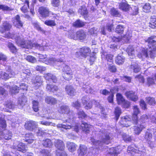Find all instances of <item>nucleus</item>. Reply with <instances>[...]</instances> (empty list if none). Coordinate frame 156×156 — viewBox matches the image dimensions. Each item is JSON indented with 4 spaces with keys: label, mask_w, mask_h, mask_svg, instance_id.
Listing matches in <instances>:
<instances>
[{
    "label": "nucleus",
    "mask_w": 156,
    "mask_h": 156,
    "mask_svg": "<svg viewBox=\"0 0 156 156\" xmlns=\"http://www.w3.org/2000/svg\"><path fill=\"white\" fill-rule=\"evenodd\" d=\"M42 144L45 147H49L52 145L51 140L48 139H47L45 140H44Z\"/></svg>",
    "instance_id": "nucleus-50"
},
{
    "label": "nucleus",
    "mask_w": 156,
    "mask_h": 156,
    "mask_svg": "<svg viewBox=\"0 0 156 156\" xmlns=\"http://www.w3.org/2000/svg\"><path fill=\"white\" fill-rule=\"evenodd\" d=\"M102 137H101V141H100L98 140H96L94 138L92 137L90 139L91 142H92V143H93V144L95 145L96 146H98L100 144L101 145V142L106 144L105 143L102 141Z\"/></svg>",
    "instance_id": "nucleus-60"
},
{
    "label": "nucleus",
    "mask_w": 156,
    "mask_h": 156,
    "mask_svg": "<svg viewBox=\"0 0 156 156\" xmlns=\"http://www.w3.org/2000/svg\"><path fill=\"white\" fill-rule=\"evenodd\" d=\"M121 113V110L119 108L117 107L115 108V113L116 120L118 119Z\"/></svg>",
    "instance_id": "nucleus-57"
},
{
    "label": "nucleus",
    "mask_w": 156,
    "mask_h": 156,
    "mask_svg": "<svg viewBox=\"0 0 156 156\" xmlns=\"http://www.w3.org/2000/svg\"><path fill=\"white\" fill-rule=\"evenodd\" d=\"M5 106L6 108L11 109H13L15 106V105L13 102L9 101H8L6 102Z\"/></svg>",
    "instance_id": "nucleus-55"
},
{
    "label": "nucleus",
    "mask_w": 156,
    "mask_h": 156,
    "mask_svg": "<svg viewBox=\"0 0 156 156\" xmlns=\"http://www.w3.org/2000/svg\"><path fill=\"white\" fill-rule=\"evenodd\" d=\"M45 101L46 103L51 105H54L57 103L56 99L51 96H46L45 98Z\"/></svg>",
    "instance_id": "nucleus-15"
},
{
    "label": "nucleus",
    "mask_w": 156,
    "mask_h": 156,
    "mask_svg": "<svg viewBox=\"0 0 156 156\" xmlns=\"http://www.w3.org/2000/svg\"><path fill=\"white\" fill-rule=\"evenodd\" d=\"M8 46L11 51L13 53H15L16 51V48L12 43L10 42L8 43Z\"/></svg>",
    "instance_id": "nucleus-63"
},
{
    "label": "nucleus",
    "mask_w": 156,
    "mask_h": 156,
    "mask_svg": "<svg viewBox=\"0 0 156 156\" xmlns=\"http://www.w3.org/2000/svg\"><path fill=\"white\" fill-rule=\"evenodd\" d=\"M98 32V28L95 27L90 28L89 30L90 34L94 36H97Z\"/></svg>",
    "instance_id": "nucleus-51"
},
{
    "label": "nucleus",
    "mask_w": 156,
    "mask_h": 156,
    "mask_svg": "<svg viewBox=\"0 0 156 156\" xmlns=\"http://www.w3.org/2000/svg\"><path fill=\"white\" fill-rule=\"evenodd\" d=\"M4 118V115H0V127L3 129H4L6 126V121Z\"/></svg>",
    "instance_id": "nucleus-37"
},
{
    "label": "nucleus",
    "mask_w": 156,
    "mask_h": 156,
    "mask_svg": "<svg viewBox=\"0 0 156 156\" xmlns=\"http://www.w3.org/2000/svg\"><path fill=\"white\" fill-rule=\"evenodd\" d=\"M149 26L152 28H154L156 27V18H151Z\"/></svg>",
    "instance_id": "nucleus-58"
},
{
    "label": "nucleus",
    "mask_w": 156,
    "mask_h": 156,
    "mask_svg": "<svg viewBox=\"0 0 156 156\" xmlns=\"http://www.w3.org/2000/svg\"><path fill=\"white\" fill-rule=\"evenodd\" d=\"M7 59L6 56L2 53L0 52V65H4V62L6 61Z\"/></svg>",
    "instance_id": "nucleus-56"
},
{
    "label": "nucleus",
    "mask_w": 156,
    "mask_h": 156,
    "mask_svg": "<svg viewBox=\"0 0 156 156\" xmlns=\"http://www.w3.org/2000/svg\"><path fill=\"white\" fill-rule=\"evenodd\" d=\"M43 81V79L41 76H37L34 79L32 80L33 87H35V89H37L42 84Z\"/></svg>",
    "instance_id": "nucleus-6"
},
{
    "label": "nucleus",
    "mask_w": 156,
    "mask_h": 156,
    "mask_svg": "<svg viewBox=\"0 0 156 156\" xmlns=\"http://www.w3.org/2000/svg\"><path fill=\"white\" fill-rule=\"evenodd\" d=\"M119 8L120 9L124 11H127L129 9L128 4L126 2H122L119 5Z\"/></svg>",
    "instance_id": "nucleus-36"
},
{
    "label": "nucleus",
    "mask_w": 156,
    "mask_h": 156,
    "mask_svg": "<svg viewBox=\"0 0 156 156\" xmlns=\"http://www.w3.org/2000/svg\"><path fill=\"white\" fill-rule=\"evenodd\" d=\"M13 23V25L19 29L22 27L23 26V23L21 20L20 17L18 15L15 17Z\"/></svg>",
    "instance_id": "nucleus-12"
},
{
    "label": "nucleus",
    "mask_w": 156,
    "mask_h": 156,
    "mask_svg": "<svg viewBox=\"0 0 156 156\" xmlns=\"http://www.w3.org/2000/svg\"><path fill=\"white\" fill-rule=\"evenodd\" d=\"M16 43L18 45L20 46L21 47L23 48H31L33 47H35L41 50H42L43 49L42 44H39L36 42L32 44L31 42L29 41H25L21 35L19 38H17Z\"/></svg>",
    "instance_id": "nucleus-1"
},
{
    "label": "nucleus",
    "mask_w": 156,
    "mask_h": 156,
    "mask_svg": "<svg viewBox=\"0 0 156 156\" xmlns=\"http://www.w3.org/2000/svg\"><path fill=\"white\" fill-rule=\"evenodd\" d=\"M125 95L128 98L133 101H135L138 99V97L136 95L135 92L133 91L126 92Z\"/></svg>",
    "instance_id": "nucleus-16"
},
{
    "label": "nucleus",
    "mask_w": 156,
    "mask_h": 156,
    "mask_svg": "<svg viewBox=\"0 0 156 156\" xmlns=\"http://www.w3.org/2000/svg\"><path fill=\"white\" fill-rule=\"evenodd\" d=\"M148 121V117L146 115H144L141 116L139 120L137 119L136 120V123L135 122H133L134 124H140L141 125H144V123L147 122Z\"/></svg>",
    "instance_id": "nucleus-20"
},
{
    "label": "nucleus",
    "mask_w": 156,
    "mask_h": 156,
    "mask_svg": "<svg viewBox=\"0 0 156 156\" xmlns=\"http://www.w3.org/2000/svg\"><path fill=\"white\" fill-rule=\"evenodd\" d=\"M120 146H118L116 147H112L110 149L109 153L112 155H115L118 154L119 153L122 151Z\"/></svg>",
    "instance_id": "nucleus-24"
},
{
    "label": "nucleus",
    "mask_w": 156,
    "mask_h": 156,
    "mask_svg": "<svg viewBox=\"0 0 156 156\" xmlns=\"http://www.w3.org/2000/svg\"><path fill=\"white\" fill-rule=\"evenodd\" d=\"M130 36L128 34H126L125 35L121 37H111L112 40L113 42H122L127 43L130 39Z\"/></svg>",
    "instance_id": "nucleus-3"
},
{
    "label": "nucleus",
    "mask_w": 156,
    "mask_h": 156,
    "mask_svg": "<svg viewBox=\"0 0 156 156\" xmlns=\"http://www.w3.org/2000/svg\"><path fill=\"white\" fill-rule=\"evenodd\" d=\"M151 5L149 3H146L143 7V10L146 12H149L151 11Z\"/></svg>",
    "instance_id": "nucleus-53"
},
{
    "label": "nucleus",
    "mask_w": 156,
    "mask_h": 156,
    "mask_svg": "<svg viewBox=\"0 0 156 156\" xmlns=\"http://www.w3.org/2000/svg\"><path fill=\"white\" fill-rule=\"evenodd\" d=\"M90 49L87 47H83L80 48L79 53L82 56L86 57L88 55L90 52Z\"/></svg>",
    "instance_id": "nucleus-18"
},
{
    "label": "nucleus",
    "mask_w": 156,
    "mask_h": 156,
    "mask_svg": "<svg viewBox=\"0 0 156 156\" xmlns=\"http://www.w3.org/2000/svg\"><path fill=\"white\" fill-rule=\"evenodd\" d=\"M65 122H64L65 124H58L57 127L59 128H62L64 129H70L72 128V123L73 120L70 119L66 120Z\"/></svg>",
    "instance_id": "nucleus-8"
},
{
    "label": "nucleus",
    "mask_w": 156,
    "mask_h": 156,
    "mask_svg": "<svg viewBox=\"0 0 156 156\" xmlns=\"http://www.w3.org/2000/svg\"><path fill=\"white\" fill-rule=\"evenodd\" d=\"M37 124L35 121H28L25 124V128L30 131L34 130L37 128Z\"/></svg>",
    "instance_id": "nucleus-7"
},
{
    "label": "nucleus",
    "mask_w": 156,
    "mask_h": 156,
    "mask_svg": "<svg viewBox=\"0 0 156 156\" xmlns=\"http://www.w3.org/2000/svg\"><path fill=\"white\" fill-rule=\"evenodd\" d=\"M99 134L102 137V141L105 143L106 144H108L110 142L111 137L109 135V133H107V131L104 129H102L99 132Z\"/></svg>",
    "instance_id": "nucleus-5"
},
{
    "label": "nucleus",
    "mask_w": 156,
    "mask_h": 156,
    "mask_svg": "<svg viewBox=\"0 0 156 156\" xmlns=\"http://www.w3.org/2000/svg\"><path fill=\"white\" fill-rule=\"evenodd\" d=\"M155 37V36H152L145 40L146 42L148 44L149 47L148 50L150 52L149 55L151 58H154L156 55V48L154 46L156 44V40L154 39Z\"/></svg>",
    "instance_id": "nucleus-2"
},
{
    "label": "nucleus",
    "mask_w": 156,
    "mask_h": 156,
    "mask_svg": "<svg viewBox=\"0 0 156 156\" xmlns=\"http://www.w3.org/2000/svg\"><path fill=\"white\" fill-rule=\"evenodd\" d=\"M27 101V99L26 97L24 95L20 97L18 99V106L20 108H22L23 106L25 105Z\"/></svg>",
    "instance_id": "nucleus-21"
},
{
    "label": "nucleus",
    "mask_w": 156,
    "mask_h": 156,
    "mask_svg": "<svg viewBox=\"0 0 156 156\" xmlns=\"http://www.w3.org/2000/svg\"><path fill=\"white\" fill-rule=\"evenodd\" d=\"M131 121L130 117L129 115H126L122 117L120 123L123 126L127 127L130 126L131 122Z\"/></svg>",
    "instance_id": "nucleus-9"
},
{
    "label": "nucleus",
    "mask_w": 156,
    "mask_h": 156,
    "mask_svg": "<svg viewBox=\"0 0 156 156\" xmlns=\"http://www.w3.org/2000/svg\"><path fill=\"white\" fill-rule=\"evenodd\" d=\"M12 135L11 132L8 130L0 131V138H3L6 140H9L11 138Z\"/></svg>",
    "instance_id": "nucleus-13"
},
{
    "label": "nucleus",
    "mask_w": 156,
    "mask_h": 156,
    "mask_svg": "<svg viewBox=\"0 0 156 156\" xmlns=\"http://www.w3.org/2000/svg\"><path fill=\"white\" fill-rule=\"evenodd\" d=\"M66 35L69 38L73 39L74 40H77V37L76 36V34L72 30L68 31L66 34Z\"/></svg>",
    "instance_id": "nucleus-40"
},
{
    "label": "nucleus",
    "mask_w": 156,
    "mask_h": 156,
    "mask_svg": "<svg viewBox=\"0 0 156 156\" xmlns=\"http://www.w3.org/2000/svg\"><path fill=\"white\" fill-rule=\"evenodd\" d=\"M0 78L3 79H9L8 73L6 72H5L2 71H0Z\"/></svg>",
    "instance_id": "nucleus-61"
},
{
    "label": "nucleus",
    "mask_w": 156,
    "mask_h": 156,
    "mask_svg": "<svg viewBox=\"0 0 156 156\" xmlns=\"http://www.w3.org/2000/svg\"><path fill=\"white\" fill-rule=\"evenodd\" d=\"M116 99L119 104H122L125 100L122 95L119 93H118L116 94Z\"/></svg>",
    "instance_id": "nucleus-48"
},
{
    "label": "nucleus",
    "mask_w": 156,
    "mask_h": 156,
    "mask_svg": "<svg viewBox=\"0 0 156 156\" xmlns=\"http://www.w3.org/2000/svg\"><path fill=\"white\" fill-rule=\"evenodd\" d=\"M12 26L9 22L7 21L3 22L2 26L1 27L0 31L1 33H3L6 31H9L10 30Z\"/></svg>",
    "instance_id": "nucleus-14"
},
{
    "label": "nucleus",
    "mask_w": 156,
    "mask_h": 156,
    "mask_svg": "<svg viewBox=\"0 0 156 156\" xmlns=\"http://www.w3.org/2000/svg\"><path fill=\"white\" fill-rule=\"evenodd\" d=\"M44 77L46 80L48 81L51 80L54 83L56 82L57 80L56 76L50 73L44 74Z\"/></svg>",
    "instance_id": "nucleus-27"
},
{
    "label": "nucleus",
    "mask_w": 156,
    "mask_h": 156,
    "mask_svg": "<svg viewBox=\"0 0 156 156\" xmlns=\"http://www.w3.org/2000/svg\"><path fill=\"white\" fill-rule=\"evenodd\" d=\"M140 110L139 108L136 106H133V113L132 117L133 122L136 123V120L138 119L137 115L140 113Z\"/></svg>",
    "instance_id": "nucleus-19"
},
{
    "label": "nucleus",
    "mask_w": 156,
    "mask_h": 156,
    "mask_svg": "<svg viewBox=\"0 0 156 156\" xmlns=\"http://www.w3.org/2000/svg\"><path fill=\"white\" fill-rule=\"evenodd\" d=\"M125 58L122 55L118 56L115 58V62L119 65H122L125 62Z\"/></svg>",
    "instance_id": "nucleus-38"
},
{
    "label": "nucleus",
    "mask_w": 156,
    "mask_h": 156,
    "mask_svg": "<svg viewBox=\"0 0 156 156\" xmlns=\"http://www.w3.org/2000/svg\"><path fill=\"white\" fill-rule=\"evenodd\" d=\"M67 94L70 96H73L76 93L75 90L71 86H67L65 88Z\"/></svg>",
    "instance_id": "nucleus-28"
},
{
    "label": "nucleus",
    "mask_w": 156,
    "mask_h": 156,
    "mask_svg": "<svg viewBox=\"0 0 156 156\" xmlns=\"http://www.w3.org/2000/svg\"><path fill=\"white\" fill-rule=\"evenodd\" d=\"M31 74L29 70H24L21 73V76L23 78L26 79L28 78L30 76Z\"/></svg>",
    "instance_id": "nucleus-46"
},
{
    "label": "nucleus",
    "mask_w": 156,
    "mask_h": 156,
    "mask_svg": "<svg viewBox=\"0 0 156 156\" xmlns=\"http://www.w3.org/2000/svg\"><path fill=\"white\" fill-rule=\"evenodd\" d=\"M34 27L36 28L38 31H40L42 33L45 34V31L42 29L37 23H34L33 24Z\"/></svg>",
    "instance_id": "nucleus-59"
},
{
    "label": "nucleus",
    "mask_w": 156,
    "mask_h": 156,
    "mask_svg": "<svg viewBox=\"0 0 156 156\" xmlns=\"http://www.w3.org/2000/svg\"><path fill=\"white\" fill-rule=\"evenodd\" d=\"M78 12L84 17L87 16L88 14V11L85 6H81L78 9Z\"/></svg>",
    "instance_id": "nucleus-31"
},
{
    "label": "nucleus",
    "mask_w": 156,
    "mask_h": 156,
    "mask_svg": "<svg viewBox=\"0 0 156 156\" xmlns=\"http://www.w3.org/2000/svg\"><path fill=\"white\" fill-rule=\"evenodd\" d=\"M78 152L80 155H85L87 153V147L83 145H80Z\"/></svg>",
    "instance_id": "nucleus-29"
},
{
    "label": "nucleus",
    "mask_w": 156,
    "mask_h": 156,
    "mask_svg": "<svg viewBox=\"0 0 156 156\" xmlns=\"http://www.w3.org/2000/svg\"><path fill=\"white\" fill-rule=\"evenodd\" d=\"M33 108L35 112H37L39 110V102L37 101L34 100L32 101Z\"/></svg>",
    "instance_id": "nucleus-49"
},
{
    "label": "nucleus",
    "mask_w": 156,
    "mask_h": 156,
    "mask_svg": "<svg viewBox=\"0 0 156 156\" xmlns=\"http://www.w3.org/2000/svg\"><path fill=\"white\" fill-rule=\"evenodd\" d=\"M63 72L65 73L64 76H63L65 79L66 80H69L71 79L73 77V72L68 66H65L62 69Z\"/></svg>",
    "instance_id": "nucleus-4"
},
{
    "label": "nucleus",
    "mask_w": 156,
    "mask_h": 156,
    "mask_svg": "<svg viewBox=\"0 0 156 156\" xmlns=\"http://www.w3.org/2000/svg\"><path fill=\"white\" fill-rule=\"evenodd\" d=\"M76 36L77 37V39H79L80 40H83L86 37V33L83 30H80L76 32Z\"/></svg>",
    "instance_id": "nucleus-22"
},
{
    "label": "nucleus",
    "mask_w": 156,
    "mask_h": 156,
    "mask_svg": "<svg viewBox=\"0 0 156 156\" xmlns=\"http://www.w3.org/2000/svg\"><path fill=\"white\" fill-rule=\"evenodd\" d=\"M58 111L59 113L62 114H68L70 112V110L69 106L63 105L58 107Z\"/></svg>",
    "instance_id": "nucleus-10"
},
{
    "label": "nucleus",
    "mask_w": 156,
    "mask_h": 156,
    "mask_svg": "<svg viewBox=\"0 0 156 156\" xmlns=\"http://www.w3.org/2000/svg\"><path fill=\"white\" fill-rule=\"evenodd\" d=\"M108 70L111 72L115 73L116 72L117 69L115 65H108Z\"/></svg>",
    "instance_id": "nucleus-64"
},
{
    "label": "nucleus",
    "mask_w": 156,
    "mask_h": 156,
    "mask_svg": "<svg viewBox=\"0 0 156 156\" xmlns=\"http://www.w3.org/2000/svg\"><path fill=\"white\" fill-rule=\"evenodd\" d=\"M55 145L59 150H63L65 148L64 144L63 141L59 140H56L55 141Z\"/></svg>",
    "instance_id": "nucleus-23"
},
{
    "label": "nucleus",
    "mask_w": 156,
    "mask_h": 156,
    "mask_svg": "<svg viewBox=\"0 0 156 156\" xmlns=\"http://www.w3.org/2000/svg\"><path fill=\"white\" fill-rule=\"evenodd\" d=\"M146 101V102L150 105H153L155 104V101L153 98L150 97L147 98Z\"/></svg>",
    "instance_id": "nucleus-52"
},
{
    "label": "nucleus",
    "mask_w": 156,
    "mask_h": 156,
    "mask_svg": "<svg viewBox=\"0 0 156 156\" xmlns=\"http://www.w3.org/2000/svg\"><path fill=\"white\" fill-rule=\"evenodd\" d=\"M124 28L125 27L123 26L118 25L115 29V32L117 33L122 34L123 32Z\"/></svg>",
    "instance_id": "nucleus-47"
},
{
    "label": "nucleus",
    "mask_w": 156,
    "mask_h": 156,
    "mask_svg": "<svg viewBox=\"0 0 156 156\" xmlns=\"http://www.w3.org/2000/svg\"><path fill=\"white\" fill-rule=\"evenodd\" d=\"M91 126V125H89L86 122L83 123L81 125L82 130L87 133L90 132Z\"/></svg>",
    "instance_id": "nucleus-32"
},
{
    "label": "nucleus",
    "mask_w": 156,
    "mask_h": 156,
    "mask_svg": "<svg viewBox=\"0 0 156 156\" xmlns=\"http://www.w3.org/2000/svg\"><path fill=\"white\" fill-rule=\"evenodd\" d=\"M152 134L151 132L149 130H147L144 136L145 139L147 140H150L152 138Z\"/></svg>",
    "instance_id": "nucleus-54"
},
{
    "label": "nucleus",
    "mask_w": 156,
    "mask_h": 156,
    "mask_svg": "<svg viewBox=\"0 0 156 156\" xmlns=\"http://www.w3.org/2000/svg\"><path fill=\"white\" fill-rule=\"evenodd\" d=\"M35 151L42 154L43 156H51L49 152L46 149H36Z\"/></svg>",
    "instance_id": "nucleus-35"
},
{
    "label": "nucleus",
    "mask_w": 156,
    "mask_h": 156,
    "mask_svg": "<svg viewBox=\"0 0 156 156\" xmlns=\"http://www.w3.org/2000/svg\"><path fill=\"white\" fill-rule=\"evenodd\" d=\"M26 146L25 144L22 143H19L17 146V148L16 149L18 151L25 153L27 150Z\"/></svg>",
    "instance_id": "nucleus-39"
},
{
    "label": "nucleus",
    "mask_w": 156,
    "mask_h": 156,
    "mask_svg": "<svg viewBox=\"0 0 156 156\" xmlns=\"http://www.w3.org/2000/svg\"><path fill=\"white\" fill-rule=\"evenodd\" d=\"M82 88L87 93H92L94 91L93 89L88 84H86L83 85Z\"/></svg>",
    "instance_id": "nucleus-42"
},
{
    "label": "nucleus",
    "mask_w": 156,
    "mask_h": 156,
    "mask_svg": "<svg viewBox=\"0 0 156 156\" xmlns=\"http://www.w3.org/2000/svg\"><path fill=\"white\" fill-rule=\"evenodd\" d=\"M35 138L31 133H27L25 135V140L29 144L32 143L34 140Z\"/></svg>",
    "instance_id": "nucleus-30"
},
{
    "label": "nucleus",
    "mask_w": 156,
    "mask_h": 156,
    "mask_svg": "<svg viewBox=\"0 0 156 156\" xmlns=\"http://www.w3.org/2000/svg\"><path fill=\"white\" fill-rule=\"evenodd\" d=\"M131 68L133 69L134 72L136 73L139 72L141 69V68L138 64L134 62L132 63Z\"/></svg>",
    "instance_id": "nucleus-41"
},
{
    "label": "nucleus",
    "mask_w": 156,
    "mask_h": 156,
    "mask_svg": "<svg viewBox=\"0 0 156 156\" xmlns=\"http://www.w3.org/2000/svg\"><path fill=\"white\" fill-rule=\"evenodd\" d=\"M5 69L6 71L8 73L9 78L14 77L15 75V73L11 69L10 66H8Z\"/></svg>",
    "instance_id": "nucleus-44"
},
{
    "label": "nucleus",
    "mask_w": 156,
    "mask_h": 156,
    "mask_svg": "<svg viewBox=\"0 0 156 156\" xmlns=\"http://www.w3.org/2000/svg\"><path fill=\"white\" fill-rule=\"evenodd\" d=\"M20 35L19 34H10L9 32H8L5 34L4 36V37L8 38H12V39H14L16 42L17 38H19Z\"/></svg>",
    "instance_id": "nucleus-25"
},
{
    "label": "nucleus",
    "mask_w": 156,
    "mask_h": 156,
    "mask_svg": "<svg viewBox=\"0 0 156 156\" xmlns=\"http://www.w3.org/2000/svg\"><path fill=\"white\" fill-rule=\"evenodd\" d=\"M113 55L111 54L107 55L106 56L105 60L107 61V65H112Z\"/></svg>",
    "instance_id": "nucleus-43"
},
{
    "label": "nucleus",
    "mask_w": 156,
    "mask_h": 156,
    "mask_svg": "<svg viewBox=\"0 0 156 156\" xmlns=\"http://www.w3.org/2000/svg\"><path fill=\"white\" fill-rule=\"evenodd\" d=\"M58 89V88L57 86L51 84L50 83L47 84L46 87L47 90L49 92H54L57 91Z\"/></svg>",
    "instance_id": "nucleus-33"
},
{
    "label": "nucleus",
    "mask_w": 156,
    "mask_h": 156,
    "mask_svg": "<svg viewBox=\"0 0 156 156\" xmlns=\"http://www.w3.org/2000/svg\"><path fill=\"white\" fill-rule=\"evenodd\" d=\"M85 25V23L79 20H77L73 23V26L77 27H82Z\"/></svg>",
    "instance_id": "nucleus-45"
},
{
    "label": "nucleus",
    "mask_w": 156,
    "mask_h": 156,
    "mask_svg": "<svg viewBox=\"0 0 156 156\" xmlns=\"http://www.w3.org/2000/svg\"><path fill=\"white\" fill-rule=\"evenodd\" d=\"M38 12L41 16L43 17L46 18L49 15V11L47 7L41 6L39 7Z\"/></svg>",
    "instance_id": "nucleus-11"
},
{
    "label": "nucleus",
    "mask_w": 156,
    "mask_h": 156,
    "mask_svg": "<svg viewBox=\"0 0 156 156\" xmlns=\"http://www.w3.org/2000/svg\"><path fill=\"white\" fill-rule=\"evenodd\" d=\"M137 124L138 125L137 126H134V132L136 134L138 135L140 133L143 129L145 128V126L144 125Z\"/></svg>",
    "instance_id": "nucleus-26"
},
{
    "label": "nucleus",
    "mask_w": 156,
    "mask_h": 156,
    "mask_svg": "<svg viewBox=\"0 0 156 156\" xmlns=\"http://www.w3.org/2000/svg\"><path fill=\"white\" fill-rule=\"evenodd\" d=\"M76 145L73 143L68 142L67 143V147L68 150L71 152H73L76 150Z\"/></svg>",
    "instance_id": "nucleus-34"
},
{
    "label": "nucleus",
    "mask_w": 156,
    "mask_h": 156,
    "mask_svg": "<svg viewBox=\"0 0 156 156\" xmlns=\"http://www.w3.org/2000/svg\"><path fill=\"white\" fill-rule=\"evenodd\" d=\"M19 90V87H18L16 85L14 86L10 89L11 93L12 94L17 93H18Z\"/></svg>",
    "instance_id": "nucleus-62"
},
{
    "label": "nucleus",
    "mask_w": 156,
    "mask_h": 156,
    "mask_svg": "<svg viewBox=\"0 0 156 156\" xmlns=\"http://www.w3.org/2000/svg\"><path fill=\"white\" fill-rule=\"evenodd\" d=\"M150 52L148 49H145L144 48L141 50L137 55L138 57L140 58H145L149 56L150 57L149 54Z\"/></svg>",
    "instance_id": "nucleus-17"
}]
</instances>
